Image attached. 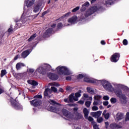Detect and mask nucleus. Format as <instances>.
<instances>
[{"label": "nucleus", "mask_w": 129, "mask_h": 129, "mask_svg": "<svg viewBox=\"0 0 129 129\" xmlns=\"http://www.w3.org/2000/svg\"><path fill=\"white\" fill-rule=\"evenodd\" d=\"M114 93L117 97H118L120 99L122 104H125L127 102L126 96L122 93V91L120 89L115 90Z\"/></svg>", "instance_id": "nucleus-1"}, {"label": "nucleus", "mask_w": 129, "mask_h": 129, "mask_svg": "<svg viewBox=\"0 0 129 129\" xmlns=\"http://www.w3.org/2000/svg\"><path fill=\"white\" fill-rule=\"evenodd\" d=\"M103 10V8L102 6L100 5H98L97 6H94L91 7L88 11H86V13L85 14V17L86 18H88L89 16H91L93 14H94L96 12L102 11Z\"/></svg>", "instance_id": "nucleus-2"}, {"label": "nucleus", "mask_w": 129, "mask_h": 129, "mask_svg": "<svg viewBox=\"0 0 129 129\" xmlns=\"http://www.w3.org/2000/svg\"><path fill=\"white\" fill-rule=\"evenodd\" d=\"M59 75H70V72L67 67L64 66H58L56 68Z\"/></svg>", "instance_id": "nucleus-3"}, {"label": "nucleus", "mask_w": 129, "mask_h": 129, "mask_svg": "<svg viewBox=\"0 0 129 129\" xmlns=\"http://www.w3.org/2000/svg\"><path fill=\"white\" fill-rule=\"evenodd\" d=\"M52 91L56 93V92H57V88L55 87H51L50 89L48 88H46L43 93L44 96L45 97H48V98H51L53 95L52 94Z\"/></svg>", "instance_id": "nucleus-4"}, {"label": "nucleus", "mask_w": 129, "mask_h": 129, "mask_svg": "<svg viewBox=\"0 0 129 129\" xmlns=\"http://www.w3.org/2000/svg\"><path fill=\"white\" fill-rule=\"evenodd\" d=\"M11 104L12 107L15 108L16 110H23V106L20 104L16 100L11 99L10 100Z\"/></svg>", "instance_id": "nucleus-5"}, {"label": "nucleus", "mask_w": 129, "mask_h": 129, "mask_svg": "<svg viewBox=\"0 0 129 129\" xmlns=\"http://www.w3.org/2000/svg\"><path fill=\"white\" fill-rule=\"evenodd\" d=\"M54 33H56V31L54 30V29L48 28L43 33V38H49V37H51Z\"/></svg>", "instance_id": "nucleus-6"}, {"label": "nucleus", "mask_w": 129, "mask_h": 129, "mask_svg": "<svg viewBox=\"0 0 129 129\" xmlns=\"http://www.w3.org/2000/svg\"><path fill=\"white\" fill-rule=\"evenodd\" d=\"M102 85L103 87L106 90L109 91H112V85L108 82L107 81H102Z\"/></svg>", "instance_id": "nucleus-7"}, {"label": "nucleus", "mask_w": 129, "mask_h": 129, "mask_svg": "<svg viewBox=\"0 0 129 129\" xmlns=\"http://www.w3.org/2000/svg\"><path fill=\"white\" fill-rule=\"evenodd\" d=\"M119 58H120V53L115 52L111 56L110 60L113 63H116L119 60Z\"/></svg>", "instance_id": "nucleus-8"}, {"label": "nucleus", "mask_w": 129, "mask_h": 129, "mask_svg": "<svg viewBox=\"0 0 129 129\" xmlns=\"http://www.w3.org/2000/svg\"><path fill=\"white\" fill-rule=\"evenodd\" d=\"M30 104L32 106H34L35 107L40 106L42 104V101L40 99H35L30 101Z\"/></svg>", "instance_id": "nucleus-9"}, {"label": "nucleus", "mask_w": 129, "mask_h": 129, "mask_svg": "<svg viewBox=\"0 0 129 129\" xmlns=\"http://www.w3.org/2000/svg\"><path fill=\"white\" fill-rule=\"evenodd\" d=\"M49 110L52 112H55L57 113L58 111L60 110V108H59V106L56 105H52L49 106Z\"/></svg>", "instance_id": "nucleus-10"}, {"label": "nucleus", "mask_w": 129, "mask_h": 129, "mask_svg": "<svg viewBox=\"0 0 129 129\" xmlns=\"http://www.w3.org/2000/svg\"><path fill=\"white\" fill-rule=\"evenodd\" d=\"M84 81L87 83H93L94 84H98V80L94 79H90V78L86 77L84 78Z\"/></svg>", "instance_id": "nucleus-11"}, {"label": "nucleus", "mask_w": 129, "mask_h": 129, "mask_svg": "<svg viewBox=\"0 0 129 129\" xmlns=\"http://www.w3.org/2000/svg\"><path fill=\"white\" fill-rule=\"evenodd\" d=\"M47 77L49 78L51 80H57L59 77H58V75H57L55 74H53L52 73H48L47 74Z\"/></svg>", "instance_id": "nucleus-12"}, {"label": "nucleus", "mask_w": 129, "mask_h": 129, "mask_svg": "<svg viewBox=\"0 0 129 129\" xmlns=\"http://www.w3.org/2000/svg\"><path fill=\"white\" fill-rule=\"evenodd\" d=\"M77 20H78V17H77L76 16H74L69 18L68 20V22L71 24H74L76 23V22H77Z\"/></svg>", "instance_id": "nucleus-13"}, {"label": "nucleus", "mask_w": 129, "mask_h": 129, "mask_svg": "<svg viewBox=\"0 0 129 129\" xmlns=\"http://www.w3.org/2000/svg\"><path fill=\"white\" fill-rule=\"evenodd\" d=\"M15 23H16L15 28H14V31H16V30H18V29L21 28L22 26V24H23V22L22 20H15Z\"/></svg>", "instance_id": "nucleus-14"}, {"label": "nucleus", "mask_w": 129, "mask_h": 129, "mask_svg": "<svg viewBox=\"0 0 129 129\" xmlns=\"http://www.w3.org/2000/svg\"><path fill=\"white\" fill-rule=\"evenodd\" d=\"M109 127L111 129H118L121 128L122 126L116 123H113L110 124Z\"/></svg>", "instance_id": "nucleus-15"}, {"label": "nucleus", "mask_w": 129, "mask_h": 129, "mask_svg": "<svg viewBox=\"0 0 129 129\" xmlns=\"http://www.w3.org/2000/svg\"><path fill=\"white\" fill-rule=\"evenodd\" d=\"M31 52H32V49H27V50L23 51L21 53V56L23 58H26L28 55H29L30 54V53H31Z\"/></svg>", "instance_id": "nucleus-16"}, {"label": "nucleus", "mask_w": 129, "mask_h": 129, "mask_svg": "<svg viewBox=\"0 0 129 129\" xmlns=\"http://www.w3.org/2000/svg\"><path fill=\"white\" fill-rule=\"evenodd\" d=\"M102 112L101 111H98L97 112H91V115L93 116V117H99L101 115Z\"/></svg>", "instance_id": "nucleus-17"}, {"label": "nucleus", "mask_w": 129, "mask_h": 129, "mask_svg": "<svg viewBox=\"0 0 129 129\" xmlns=\"http://www.w3.org/2000/svg\"><path fill=\"white\" fill-rule=\"evenodd\" d=\"M35 4V0H27L26 2V6L27 8H30Z\"/></svg>", "instance_id": "nucleus-18"}, {"label": "nucleus", "mask_w": 129, "mask_h": 129, "mask_svg": "<svg viewBox=\"0 0 129 129\" xmlns=\"http://www.w3.org/2000/svg\"><path fill=\"white\" fill-rule=\"evenodd\" d=\"M61 112L66 117H69V111L67 110V109L63 108L61 110Z\"/></svg>", "instance_id": "nucleus-19"}, {"label": "nucleus", "mask_w": 129, "mask_h": 129, "mask_svg": "<svg viewBox=\"0 0 129 129\" xmlns=\"http://www.w3.org/2000/svg\"><path fill=\"white\" fill-rule=\"evenodd\" d=\"M116 118L118 121L121 120V119L123 118V114L122 113L118 112L116 114Z\"/></svg>", "instance_id": "nucleus-20"}, {"label": "nucleus", "mask_w": 129, "mask_h": 129, "mask_svg": "<svg viewBox=\"0 0 129 129\" xmlns=\"http://www.w3.org/2000/svg\"><path fill=\"white\" fill-rule=\"evenodd\" d=\"M26 65L24 63L18 62L16 64V68L17 70H20L22 67H25Z\"/></svg>", "instance_id": "nucleus-21"}, {"label": "nucleus", "mask_w": 129, "mask_h": 129, "mask_svg": "<svg viewBox=\"0 0 129 129\" xmlns=\"http://www.w3.org/2000/svg\"><path fill=\"white\" fill-rule=\"evenodd\" d=\"M83 113L84 114V117L85 118H87V117L88 116V115L89 114V111H88V109H87V108H85L83 109Z\"/></svg>", "instance_id": "nucleus-22"}, {"label": "nucleus", "mask_w": 129, "mask_h": 129, "mask_svg": "<svg viewBox=\"0 0 129 129\" xmlns=\"http://www.w3.org/2000/svg\"><path fill=\"white\" fill-rule=\"evenodd\" d=\"M40 8H41V6H40V5L39 4H37L35 6H34L33 8L34 13H38V12L40 11Z\"/></svg>", "instance_id": "nucleus-23"}, {"label": "nucleus", "mask_w": 129, "mask_h": 129, "mask_svg": "<svg viewBox=\"0 0 129 129\" xmlns=\"http://www.w3.org/2000/svg\"><path fill=\"white\" fill-rule=\"evenodd\" d=\"M76 117L78 120L81 119L83 118V115L80 113H77V114H76Z\"/></svg>", "instance_id": "nucleus-24"}, {"label": "nucleus", "mask_w": 129, "mask_h": 129, "mask_svg": "<svg viewBox=\"0 0 129 129\" xmlns=\"http://www.w3.org/2000/svg\"><path fill=\"white\" fill-rule=\"evenodd\" d=\"M49 103L51 105H61L60 103L56 102V101L53 100H50Z\"/></svg>", "instance_id": "nucleus-25"}, {"label": "nucleus", "mask_w": 129, "mask_h": 129, "mask_svg": "<svg viewBox=\"0 0 129 129\" xmlns=\"http://www.w3.org/2000/svg\"><path fill=\"white\" fill-rule=\"evenodd\" d=\"M36 37H37V34H36V33L33 34L32 35H31L30 36V37L28 39V42H31V41H33V40H34V39H35V38H36Z\"/></svg>", "instance_id": "nucleus-26"}, {"label": "nucleus", "mask_w": 129, "mask_h": 129, "mask_svg": "<svg viewBox=\"0 0 129 129\" xmlns=\"http://www.w3.org/2000/svg\"><path fill=\"white\" fill-rule=\"evenodd\" d=\"M74 98V93H72L69 96V99L70 102H73V99Z\"/></svg>", "instance_id": "nucleus-27"}, {"label": "nucleus", "mask_w": 129, "mask_h": 129, "mask_svg": "<svg viewBox=\"0 0 129 129\" xmlns=\"http://www.w3.org/2000/svg\"><path fill=\"white\" fill-rule=\"evenodd\" d=\"M63 28V24L61 22H59L57 24L56 31L60 30Z\"/></svg>", "instance_id": "nucleus-28"}, {"label": "nucleus", "mask_w": 129, "mask_h": 129, "mask_svg": "<svg viewBox=\"0 0 129 129\" xmlns=\"http://www.w3.org/2000/svg\"><path fill=\"white\" fill-rule=\"evenodd\" d=\"M44 68L41 67H39L37 69V72H39V73H40V74H43V72H44Z\"/></svg>", "instance_id": "nucleus-29"}, {"label": "nucleus", "mask_w": 129, "mask_h": 129, "mask_svg": "<svg viewBox=\"0 0 129 129\" xmlns=\"http://www.w3.org/2000/svg\"><path fill=\"white\" fill-rule=\"evenodd\" d=\"M106 5H109L110 6H111V5H113L114 2L113 0H107L105 2Z\"/></svg>", "instance_id": "nucleus-30"}, {"label": "nucleus", "mask_w": 129, "mask_h": 129, "mask_svg": "<svg viewBox=\"0 0 129 129\" xmlns=\"http://www.w3.org/2000/svg\"><path fill=\"white\" fill-rule=\"evenodd\" d=\"M7 70H2L1 71V77H4L6 74H7Z\"/></svg>", "instance_id": "nucleus-31"}, {"label": "nucleus", "mask_w": 129, "mask_h": 129, "mask_svg": "<svg viewBox=\"0 0 129 129\" xmlns=\"http://www.w3.org/2000/svg\"><path fill=\"white\" fill-rule=\"evenodd\" d=\"M97 121L98 123H101L103 121V118L102 117H98L97 118Z\"/></svg>", "instance_id": "nucleus-32"}, {"label": "nucleus", "mask_w": 129, "mask_h": 129, "mask_svg": "<svg viewBox=\"0 0 129 129\" xmlns=\"http://www.w3.org/2000/svg\"><path fill=\"white\" fill-rule=\"evenodd\" d=\"M91 105V102L90 101H87L85 102V105L86 107H90V105Z\"/></svg>", "instance_id": "nucleus-33"}, {"label": "nucleus", "mask_w": 129, "mask_h": 129, "mask_svg": "<svg viewBox=\"0 0 129 129\" xmlns=\"http://www.w3.org/2000/svg\"><path fill=\"white\" fill-rule=\"evenodd\" d=\"M80 92H81V90H79L78 92H77L75 94V97H80L81 96V94H80Z\"/></svg>", "instance_id": "nucleus-34"}, {"label": "nucleus", "mask_w": 129, "mask_h": 129, "mask_svg": "<svg viewBox=\"0 0 129 129\" xmlns=\"http://www.w3.org/2000/svg\"><path fill=\"white\" fill-rule=\"evenodd\" d=\"M80 9V7L79 6H78V7H76L75 8H74V9H73L72 10V13H76V12H77V11H79Z\"/></svg>", "instance_id": "nucleus-35"}, {"label": "nucleus", "mask_w": 129, "mask_h": 129, "mask_svg": "<svg viewBox=\"0 0 129 129\" xmlns=\"http://www.w3.org/2000/svg\"><path fill=\"white\" fill-rule=\"evenodd\" d=\"M31 84V85H33V86H37V85H38L39 83H38V82L33 80L32 81Z\"/></svg>", "instance_id": "nucleus-36"}, {"label": "nucleus", "mask_w": 129, "mask_h": 129, "mask_svg": "<svg viewBox=\"0 0 129 129\" xmlns=\"http://www.w3.org/2000/svg\"><path fill=\"white\" fill-rule=\"evenodd\" d=\"M84 77H85V76H84V75H83V74H79L77 76V79H82V78H84Z\"/></svg>", "instance_id": "nucleus-37"}, {"label": "nucleus", "mask_w": 129, "mask_h": 129, "mask_svg": "<svg viewBox=\"0 0 129 129\" xmlns=\"http://www.w3.org/2000/svg\"><path fill=\"white\" fill-rule=\"evenodd\" d=\"M100 98H101V96H99V95L95 96L94 97V100H97L98 101H99Z\"/></svg>", "instance_id": "nucleus-38"}, {"label": "nucleus", "mask_w": 129, "mask_h": 129, "mask_svg": "<svg viewBox=\"0 0 129 129\" xmlns=\"http://www.w3.org/2000/svg\"><path fill=\"white\" fill-rule=\"evenodd\" d=\"M110 102L112 104H114L116 103V98H111L110 99Z\"/></svg>", "instance_id": "nucleus-39"}, {"label": "nucleus", "mask_w": 129, "mask_h": 129, "mask_svg": "<svg viewBox=\"0 0 129 129\" xmlns=\"http://www.w3.org/2000/svg\"><path fill=\"white\" fill-rule=\"evenodd\" d=\"M42 97V95L37 94L34 97V98H35V99H41Z\"/></svg>", "instance_id": "nucleus-40"}, {"label": "nucleus", "mask_w": 129, "mask_h": 129, "mask_svg": "<svg viewBox=\"0 0 129 129\" xmlns=\"http://www.w3.org/2000/svg\"><path fill=\"white\" fill-rule=\"evenodd\" d=\"M27 72L28 73H31L32 74V73H34L35 70L33 69H28Z\"/></svg>", "instance_id": "nucleus-41"}, {"label": "nucleus", "mask_w": 129, "mask_h": 129, "mask_svg": "<svg viewBox=\"0 0 129 129\" xmlns=\"http://www.w3.org/2000/svg\"><path fill=\"white\" fill-rule=\"evenodd\" d=\"M86 119H88V120H89V121H93V120H94V119H93V118H92V117H91V116H89V117H88H88H87V118H85Z\"/></svg>", "instance_id": "nucleus-42"}, {"label": "nucleus", "mask_w": 129, "mask_h": 129, "mask_svg": "<svg viewBox=\"0 0 129 129\" xmlns=\"http://www.w3.org/2000/svg\"><path fill=\"white\" fill-rule=\"evenodd\" d=\"M129 120V112H127L126 113V116L125 117V121H128Z\"/></svg>", "instance_id": "nucleus-43"}, {"label": "nucleus", "mask_w": 129, "mask_h": 129, "mask_svg": "<svg viewBox=\"0 0 129 129\" xmlns=\"http://www.w3.org/2000/svg\"><path fill=\"white\" fill-rule=\"evenodd\" d=\"M14 31V29H13V25H11L10 26V28H9L8 30V33H12Z\"/></svg>", "instance_id": "nucleus-44"}, {"label": "nucleus", "mask_w": 129, "mask_h": 129, "mask_svg": "<svg viewBox=\"0 0 129 129\" xmlns=\"http://www.w3.org/2000/svg\"><path fill=\"white\" fill-rule=\"evenodd\" d=\"M87 91L89 93H92V92H93V90L91 89V88L90 87H87Z\"/></svg>", "instance_id": "nucleus-45"}, {"label": "nucleus", "mask_w": 129, "mask_h": 129, "mask_svg": "<svg viewBox=\"0 0 129 129\" xmlns=\"http://www.w3.org/2000/svg\"><path fill=\"white\" fill-rule=\"evenodd\" d=\"M86 9H87V7L86 6L82 5V7L81 9V12H84L86 11Z\"/></svg>", "instance_id": "nucleus-46"}, {"label": "nucleus", "mask_w": 129, "mask_h": 129, "mask_svg": "<svg viewBox=\"0 0 129 129\" xmlns=\"http://www.w3.org/2000/svg\"><path fill=\"white\" fill-rule=\"evenodd\" d=\"M92 110H93V111H95L96 110H98V107L94 106L92 107Z\"/></svg>", "instance_id": "nucleus-47"}, {"label": "nucleus", "mask_w": 129, "mask_h": 129, "mask_svg": "<svg viewBox=\"0 0 129 129\" xmlns=\"http://www.w3.org/2000/svg\"><path fill=\"white\" fill-rule=\"evenodd\" d=\"M105 119H108L109 118V113H107L106 114L104 115Z\"/></svg>", "instance_id": "nucleus-48"}, {"label": "nucleus", "mask_w": 129, "mask_h": 129, "mask_svg": "<svg viewBox=\"0 0 129 129\" xmlns=\"http://www.w3.org/2000/svg\"><path fill=\"white\" fill-rule=\"evenodd\" d=\"M83 5L84 7H86L87 8H88V7H89V6H90L89 2H86Z\"/></svg>", "instance_id": "nucleus-49"}, {"label": "nucleus", "mask_w": 129, "mask_h": 129, "mask_svg": "<svg viewBox=\"0 0 129 129\" xmlns=\"http://www.w3.org/2000/svg\"><path fill=\"white\" fill-rule=\"evenodd\" d=\"M103 99L104 100H109V97H108V96H104Z\"/></svg>", "instance_id": "nucleus-50"}, {"label": "nucleus", "mask_w": 129, "mask_h": 129, "mask_svg": "<svg viewBox=\"0 0 129 129\" xmlns=\"http://www.w3.org/2000/svg\"><path fill=\"white\" fill-rule=\"evenodd\" d=\"M123 44L125 46H126V45H127V40L124 39L123 40Z\"/></svg>", "instance_id": "nucleus-51"}, {"label": "nucleus", "mask_w": 129, "mask_h": 129, "mask_svg": "<svg viewBox=\"0 0 129 129\" xmlns=\"http://www.w3.org/2000/svg\"><path fill=\"white\" fill-rule=\"evenodd\" d=\"M48 13H49V11H48V10L43 12L42 14V17H44V16H45V15H47V14H48Z\"/></svg>", "instance_id": "nucleus-52"}, {"label": "nucleus", "mask_w": 129, "mask_h": 129, "mask_svg": "<svg viewBox=\"0 0 129 129\" xmlns=\"http://www.w3.org/2000/svg\"><path fill=\"white\" fill-rule=\"evenodd\" d=\"M108 101H104L103 102V104L104 106H107V105H108Z\"/></svg>", "instance_id": "nucleus-53"}, {"label": "nucleus", "mask_w": 129, "mask_h": 129, "mask_svg": "<svg viewBox=\"0 0 129 129\" xmlns=\"http://www.w3.org/2000/svg\"><path fill=\"white\" fill-rule=\"evenodd\" d=\"M105 124L106 128H108V126L109 125V123L108 122V121L105 122Z\"/></svg>", "instance_id": "nucleus-54"}, {"label": "nucleus", "mask_w": 129, "mask_h": 129, "mask_svg": "<svg viewBox=\"0 0 129 129\" xmlns=\"http://www.w3.org/2000/svg\"><path fill=\"white\" fill-rule=\"evenodd\" d=\"M78 103H79V104H81L82 105L84 104V101L80 100L78 102Z\"/></svg>", "instance_id": "nucleus-55"}, {"label": "nucleus", "mask_w": 129, "mask_h": 129, "mask_svg": "<svg viewBox=\"0 0 129 129\" xmlns=\"http://www.w3.org/2000/svg\"><path fill=\"white\" fill-rule=\"evenodd\" d=\"M71 79H72V78H71V77L70 76H68L66 78V80H68L69 81H71Z\"/></svg>", "instance_id": "nucleus-56"}, {"label": "nucleus", "mask_w": 129, "mask_h": 129, "mask_svg": "<svg viewBox=\"0 0 129 129\" xmlns=\"http://www.w3.org/2000/svg\"><path fill=\"white\" fill-rule=\"evenodd\" d=\"M71 14V12H68L67 13H66V14H64V16L65 17H68L69 16H70V14Z\"/></svg>", "instance_id": "nucleus-57"}, {"label": "nucleus", "mask_w": 129, "mask_h": 129, "mask_svg": "<svg viewBox=\"0 0 129 129\" xmlns=\"http://www.w3.org/2000/svg\"><path fill=\"white\" fill-rule=\"evenodd\" d=\"M93 127H94V129H99V127H98V126L96 124H95L93 125Z\"/></svg>", "instance_id": "nucleus-58"}, {"label": "nucleus", "mask_w": 129, "mask_h": 129, "mask_svg": "<svg viewBox=\"0 0 129 129\" xmlns=\"http://www.w3.org/2000/svg\"><path fill=\"white\" fill-rule=\"evenodd\" d=\"M4 92H5V90H4V89H3L0 88V95L2 93H4Z\"/></svg>", "instance_id": "nucleus-59"}, {"label": "nucleus", "mask_w": 129, "mask_h": 129, "mask_svg": "<svg viewBox=\"0 0 129 129\" xmlns=\"http://www.w3.org/2000/svg\"><path fill=\"white\" fill-rule=\"evenodd\" d=\"M98 104V102L96 101H94L93 102V105L94 106H96Z\"/></svg>", "instance_id": "nucleus-60"}, {"label": "nucleus", "mask_w": 129, "mask_h": 129, "mask_svg": "<svg viewBox=\"0 0 129 129\" xmlns=\"http://www.w3.org/2000/svg\"><path fill=\"white\" fill-rule=\"evenodd\" d=\"M51 27L52 29L56 28V24H53L51 25Z\"/></svg>", "instance_id": "nucleus-61"}, {"label": "nucleus", "mask_w": 129, "mask_h": 129, "mask_svg": "<svg viewBox=\"0 0 129 129\" xmlns=\"http://www.w3.org/2000/svg\"><path fill=\"white\" fill-rule=\"evenodd\" d=\"M101 45H105L106 44L105 41L104 40L101 41Z\"/></svg>", "instance_id": "nucleus-62"}, {"label": "nucleus", "mask_w": 129, "mask_h": 129, "mask_svg": "<svg viewBox=\"0 0 129 129\" xmlns=\"http://www.w3.org/2000/svg\"><path fill=\"white\" fill-rule=\"evenodd\" d=\"M83 96L85 98H88V95L87 94H84Z\"/></svg>", "instance_id": "nucleus-63"}, {"label": "nucleus", "mask_w": 129, "mask_h": 129, "mask_svg": "<svg viewBox=\"0 0 129 129\" xmlns=\"http://www.w3.org/2000/svg\"><path fill=\"white\" fill-rule=\"evenodd\" d=\"M18 58H19V54H17L15 56L14 60H18Z\"/></svg>", "instance_id": "nucleus-64"}]
</instances>
